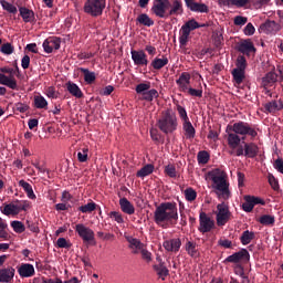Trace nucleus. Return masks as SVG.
<instances>
[{"mask_svg":"<svg viewBox=\"0 0 283 283\" xmlns=\"http://www.w3.org/2000/svg\"><path fill=\"white\" fill-rule=\"evenodd\" d=\"M240 135H251V138H256L258 132L248 122H235L234 124H228L227 127V140L230 149H237L235 155L241 157L244 155L243 146H240Z\"/></svg>","mask_w":283,"mask_h":283,"instance_id":"f257e3e1","label":"nucleus"},{"mask_svg":"<svg viewBox=\"0 0 283 283\" xmlns=\"http://www.w3.org/2000/svg\"><path fill=\"white\" fill-rule=\"evenodd\" d=\"M150 12L156 18H170L171 15H184L185 9L182 0H174L172 4L170 0H153V7Z\"/></svg>","mask_w":283,"mask_h":283,"instance_id":"f03ea898","label":"nucleus"},{"mask_svg":"<svg viewBox=\"0 0 283 283\" xmlns=\"http://www.w3.org/2000/svg\"><path fill=\"white\" fill-rule=\"evenodd\" d=\"M178 205L177 202H160L157 205L154 212L155 224L167 228L169 222L178 221Z\"/></svg>","mask_w":283,"mask_h":283,"instance_id":"7ed1b4c3","label":"nucleus"},{"mask_svg":"<svg viewBox=\"0 0 283 283\" xmlns=\"http://www.w3.org/2000/svg\"><path fill=\"white\" fill-rule=\"evenodd\" d=\"M208 176L212 180L214 191L219 199H230V182L227 180L226 171H222V168H212L211 171H208Z\"/></svg>","mask_w":283,"mask_h":283,"instance_id":"20e7f679","label":"nucleus"},{"mask_svg":"<svg viewBox=\"0 0 283 283\" xmlns=\"http://www.w3.org/2000/svg\"><path fill=\"white\" fill-rule=\"evenodd\" d=\"M159 129L165 132L166 135L171 134V132H176L178 129V118L176 113H171V111H166L161 118H158L157 122Z\"/></svg>","mask_w":283,"mask_h":283,"instance_id":"39448f33","label":"nucleus"},{"mask_svg":"<svg viewBox=\"0 0 283 283\" xmlns=\"http://www.w3.org/2000/svg\"><path fill=\"white\" fill-rule=\"evenodd\" d=\"M201 27H210V23H199V21H196V18H191L190 21H186V23H182V27L180 29L179 44L187 45L192 30L200 29Z\"/></svg>","mask_w":283,"mask_h":283,"instance_id":"423d86ee","label":"nucleus"},{"mask_svg":"<svg viewBox=\"0 0 283 283\" xmlns=\"http://www.w3.org/2000/svg\"><path fill=\"white\" fill-rule=\"evenodd\" d=\"M136 93H142L145 102H154V98H158L159 92L156 87H151L150 82H139V85L135 87Z\"/></svg>","mask_w":283,"mask_h":283,"instance_id":"0eeeda50","label":"nucleus"},{"mask_svg":"<svg viewBox=\"0 0 283 283\" xmlns=\"http://www.w3.org/2000/svg\"><path fill=\"white\" fill-rule=\"evenodd\" d=\"M231 219V210L227 202H220L217 205V224L218 227H224Z\"/></svg>","mask_w":283,"mask_h":283,"instance_id":"6e6552de","label":"nucleus"},{"mask_svg":"<svg viewBox=\"0 0 283 283\" xmlns=\"http://www.w3.org/2000/svg\"><path fill=\"white\" fill-rule=\"evenodd\" d=\"M75 230L78 233L80 238H82V241L86 243H92L93 247H95L96 239H95V232L92 230V227H86V224H76Z\"/></svg>","mask_w":283,"mask_h":283,"instance_id":"1a4fd4ad","label":"nucleus"},{"mask_svg":"<svg viewBox=\"0 0 283 283\" xmlns=\"http://www.w3.org/2000/svg\"><path fill=\"white\" fill-rule=\"evenodd\" d=\"M249 260H251V255L249 250H245V248H242L239 252H233L232 255H228V258H226V262L237 263V265L240 264V262L249 263Z\"/></svg>","mask_w":283,"mask_h":283,"instance_id":"9d476101","label":"nucleus"},{"mask_svg":"<svg viewBox=\"0 0 283 283\" xmlns=\"http://www.w3.org/2000/svg\"><path fill=\"white\" fill-rule=\"evenodd\" d=\"M216 224L214 219H211V216H208V213L201 211L199 214V232H211L213 230Z\"/></svg>","mask_w":283,"mask_h":283,"instance_id":"9b49d317","label":"nucleus"},{"mask_svg":"<svg viewBox=\"0 0 283 283\" xmlns=\"http://www.w3.org/2000/svg\"><path fill=\"white\" fill-rule=\"evenodd\" d=\"M243 199L244 202L242 205V208L243 210H245V213H252L255 205H265V199H262L261 197H251V195H245Z\"/></svg>","mask_w":283,"mask_h":283,"instance_id":"f8f14e48","label":"nucleus"},{"mask_svg":"<svg viewBox=\"0 0 283 283\" xmlns=\"http://www.w3.org/2000/svg\"><path fill=\"white\" fill-rule=\"evenodd\" d=\"M132 60L135 65H148V56L144 49H132Z\"/></svg>","mask_w":283,"mask_h":283,"instance_id":"ddd939ff","label":"nucleus"},{"mask_svg":"<svg viewBox=\"0 0 283 283\" xmlns=\"http://www.w3.org/2000/svg\"><path fill=\"white\" fill-rule=\"evenodd\" d=\"M42 45L46 54H52L54 50H59L61 48V38L49 36L46 40H44Z\"/></svg>","mask_w":283,"mask_h":283,"instance_id":"4468645a","label":"nucleus"},{"mask_svg":"<svg viewBox=\"0 0 283 283\" xmlns=\"http://www.w3.org/2000/svg\"><path fill=\"white\" fill-rule=\"evenodd\" d=\"M282 25L277 23V21H264L260 25V32H264L265 34H277L281 32Z\"/></svg>","mask_w":283,"mask_h":283,"instance_id":"2eb2a0df","label":"nucleus"},{"mask_svg":"<svg viewBox=\"0 0 283 283\" xmlns=\"http://www.w3.org/2000/svg\"><path fill=\"white\" fill-rule=\"evenodd\" d=\"M238 51H241L242 54H252L255 53L256 48L255 44L253 43V40L251 38H247L245 40H240V43H238L237 46Z\"/></svg>","mask_w":283,"mask_h":283,"instance_id":"dca6fc26","label":"nucleus"},{"mask_svg":"<svg viewBox=\"0 0 283 283\" xmlns=\"http://www.w3.org/2000/svg\"><path fill=\"white\" fill-rule=\"evenodd\" d=\"M99 0H87L84 4V12H87L88 15L97 17L99 15Z\"/></svg>","mask_w":283,"mask_h":283,"instance_id":"f3484780","label":"nucleus"},{"mask_svg":"<svg viewBox=\"0 0 283 283\" xmlns=\"http://www.w3.org/2000/svg\"><path fill=\"white\" fill-rule=\"evenodd\" d=\"M191 82V74H189V71H182V74H180L179 78L176 80V83L178 87H180V91L189 93V85Z\"/></svg>","mask_w":283,"mask_h":283,"instance_id":"a211bd4d","label":"nucleus"},{"mask_svg":"<svg viewBox=\"0 0 283 283\" xmlns=\"http://www.w3.org/2000/svg\"><path fill=\"white\" fill-rule=\"evenodd\" d=\"M17 270L12 266H7L0 269V282L1 283H11L14 280Z\"/></svg>","mask_w":283,"mask_h":283,"instance_id":"6ab92c4d","label":"nucleus"},{"mask_svg":"<svg viewBox=\"0 0 283 283\" xmlns=\"http://www.w3.org/2000/svg\"><path fill=\"white\" fill-rule=\"evenodd\" d=\"M275 82H277V74L275 71H269L265 76H262V86L266 93H269V87L274 85Z\"/></svg>","mask_w":283,"mask_h":283,"instance_id":"aec40b11","label":"nucleus"},{"mask_svg":"<svg viewBox=\"0 0 283 283\" xmlns=\"http://www.w3.org/2000/svg\"><path fill=\"white\" fill-rule=\"evenodd\" d=\"M119 206L120 210H123V213H127L128 216L136 213L135 205H133V202H130L127 197H122L119 199Z\"/></svg>","mask_w":283,"mask_h":283,"instance_id":"412c9836","label":"nucleus"},{"mask_svg":"<svg viewBox=\"0 0 283 283\" xmlns=\"http://www.w3.org/2000/svg\"><path fill=\"white\" fill-rule=\"evenodd\" d=\"M180 247H182L181 239H169L164 241V248L167 252H179Z\"/></svg>","mask_w":283,"mask_h":283,"instance_id":"4be33fe9","label":"nucleus"},{"mask_svg":"<svg viewBox=\"0 0 283 283\" xmlns=\"http://www.w3.org/2000/svg\"><path fill=\"white\" fill-rule=\"evenodd\" d=\"M0 85H6L10 90H19V85L17 84V80L11 76L0 73Z\"/></svg>","mask_w":283,"mask_h":283,"instance_id":"5701e85b","label":"nucleus"},{"mask_svg":"<svg viewBox=\"0 0 283 283\" xmlns=\"http://www.w3.org/2000/svg\"><path fill=\"white\" fill-rule=\"evenodd\" d=\"M126 239L134 254L142 252L143 241H140V239H134V235H126Z\"/></svg>","mask_w":283,"mask_h":283,"instance_id":"b1692460","label":"nucleus"},{"mask_svg":"<svg viewBox=\"0 0 283 283\" xmlns=\"http://www.w3.org/2000/svg\"><path fill=\"white\" fill-rule=\"evenodd\" d=\"M18 273L20 277H32V275H34V265L30 263H23L18 269Z\"/></svg>","mask_w":283,"mask_h":283,"instance_id":"393cba45","label":"nucleus"},{"mask_svg":"<svg viewBox=\"0 0 283 283\" xmlns=\"http://www.w3.org/2000/svg\"><path fill=\"white\" fill-rule=\"evenodd\" d=\"M185 135H186V138L188 139L196 138V127H193V124L190 122L187 111H186Z\"/></svg>","mask_w":283,"mask_h":283,"instance_id":"a878e982","label":"nucleus"},{"mask_svg":"<svg viewBox=\"0 0 283 283\" xmlns=\"http://www.w3.org/2000/svg\"><path fill=\"white\" fill-rule=\"evenodd\" d=\"M159 263L155 264L154 269L157 271V274L161 280L168 277L169 269H167L166 264L163 262L161 258H157Z\"/></svg>","mask_w":283,"mask_h":283,"instance_id":"bb28decb","label":"nucleus"},{"mask_svg":"<svg viewBox=\"0 0 283 283\" xmlns=\"http://www.w3.org/2000/svg\"><path fill=\"white\" fill-rule=\"evenodd\" d=\"M136 22L140 23L142 27H154L155 24L154 18H150L147 12H140L136 18Z\"/></svg>","mask_w":283,"mask_h":283,"instance_id":"cd10ccee","label":"nucleus"},{"mask_svg":"<svg viewBox=\"0 0 283 283\" xmlns=\"http://www.w3.org/2000/svg\"><path fill=\"white\" fill-rule=\"evenodd\" d=\"M20 17L23 19L24 23H32L34 21V11L25 8H19Z\"/></svg>","mask_w":283,"mask_h":283,"instance_id":"c85d7f7f","label":"nucleus"},{"mask_svg":"<svg viewBox=\"0 0 283 283\" xmlns=\"http://www.w3.org/2000/svg\"><path fill=\"white\" fill-rule=\"evenodd\" d=\"M259 146L251 142V144H244V155L245 157H256L259 155Z\"/></svg>","mask_w":283,"mask_h":283,"instance_id":"c756f323","label":"nucleus"},{"mask_svg":"<svg viewBox=\"0 0 283 283\" xmlns=\"http://www.w3.org/2000/svg\"><path fill=\"white\" fill-rule=\"evenodd\" d=\"M235 65H239L240 72H241V82H244L245 69H247L248 62H247V57H244V54L242 52H241V54H239Z\"/></svg>","mask_w":283,"mask_h":283,"instance_id":"7c9ffc66","label":"nucleus"},{"mask_svg":"<svg viewBox=\"0 0 283 283\" xmlns=\"http://www.w3.org/2000/svg\"><path fill=\"white\" fill-rule=\"evenodd\" d=\"M19 187H22L23 191L27 192L28 198L30 200H36V195H34V190L32 189V185H30L28 181L21 179L19 181Z\"/></svg>","mask_w":283,"mask_h":283,"instance_id":"2f4dec72","label":"nucleus"},{"mask_svg":"<svg viewBox=\"0 0 283 283\" xmlns=\"http://www.w3.org/2000/svg\"><path fill=\"white\" fill-rule=\"evenodd\" d=\"M169 59L166 57V55H163V57H155L151 60V67L155 69V71H160L161 67H165V65H168Z\"/></svg>","mask_w":283,"mask_h":283,"instance_id":"473e14b6","label":"nucleus"},{"mask_svg":"<svg viewBox=\"0 0 283 283\" xmlns=\"http://www.w3.org/2000/svg\"><path fill=\"white\" fill-rule=\"evenodd\" d=\"M255 238V232L251 231V230H243L241 237H240V241L241 243H243V247H247L248 243H251V241H253Z\"/></svg>","mask_w":283,"mask_h":283,"instance_id":"72a5a7b5","label":"nucleus"},{"mask_svg":"<svg viewBox=\"0 0 283 283\" xmlns=\"http://www.w3.org/2000/svg\"><path fill=\"white\" fill-rule=\"evenodd\" d=\"M153 171H155V166L153 165V163H147L146 166H143L142 168H139V171H137V177H148L149 174H153Z\"/></svg>","mask_w":283,"mask_h":283,"instance_id":"f704fd0d","label":"nucleus"},{"mask_svg":"<svg viewBox=\"0 0 283 283\" xmlns=\"http://www.w3.org/2000/svg\"><path fill=\"white\" fill-rule=\"evenodd\" d=\"M186 252L190 254L191 258H196L198 252V243L196 241H187L186 242Z\"/></svg>","mask_w":283,"mask_h":283,"instance_id":"c9c22d12","label":"nucleus"},{"mask_svg":"<svg viewBox=\"0 0 283 283\" xmlns=\"http://www.w3.org/2000/svg\"><path fill=\"white\" fill-rule=\"evenodd\" d=\"M212 40L217 48H219V45H222L224 41L222 29H214V31L212 32Z\"/></svg>","mask_w":283,"mask_h":283,"instance_id":"e433bc0d","label":"nucleus"},{"mask_svg":"<svg viewBox=\"0 0 283 283\" xmlns=\"http://www.w3.org/2000/svg\"><path fill=\"white\" fill-rule=\"evenodd\" d=\"M84 74V81L87 82V85H92L96 80L95 71H90V69H81Z\"/></svg>","mask_w":283,"mask_h":283,"instance_id":"4c0bfd02","label":"nucleus"},{"mask_svg":"<svg viewBox=\"0 0 283 283\" xmlns=\"http://www.w3.org/2000/svg\"><path fill=\"white\" fill-rule=\"evenodd\" d=\"M34 107L36 109H45L48 107V99L41 95L34 96Z\"/></svg>","mask_w":283,"mask_h":283,"instance_id":"58836bf2","label":"nucleus"},{"mask_svg":"<svg viewBox=\"0 0 283 283\" xmlns=\"http://www.w3.org/2000/svg\"><path fill=\"white\" fill-rule=\"evenodd\" d=\"M0 238L2 240H8V238H10V234L8 233V223L1 217H0Z\"/></svg>","mask_w":283,"mask_h":283,"instance_id":"ea45409f","label":"nucleus"},{"mask_svg":"<svg viewBox=\"0 0 283 283\" xmlns=\"http://www.w3.org/2000/svg\"><path fill=\"white\" fill-rule=\"evenodd\" d=\"M96 202H87L86 205H80L78 210H81L82 213H93V210H96Z\"/></svg>","mask_w":283,"mask_h":283,"instance_id":"a19ab883","label":"nucleus"},{"mask_svg":"<svg viewBox=\"0 0 283 283\" xmlns=\"http://www.w3.org/2000/svg\"><path fill=\"white\" fill-rule=\"evenodd\" d=\"M0 3H1L2 9L6 10L7 12H9V14H17L18 10L14 7V4H12L6 0H1Z\"/></svg>","mask_w":283,"mask_h":283,"instance_id":"79ce46f5","label":"nucleus"},{"mask_svg":"<svg viewBox=\"0 0 283 283\" xmlns=\"http://www.w3.org/2000/svg\"><path fill=\"white\" fill-rule=\"evenodd\" d=\"M198 193L195 188H186L185 198L187 199V202H195Z\"/></svg>","mask_w":283,"mask_h":283,"instance_id":"37998d69","label":"nucleus"},{"mask_svg":"<svg viewBox=\"0 0 283 283\" xmlns=\"http://www.w3.org/2000/svg\"><path fill=\"white\" fill-rule=\"evenodd\" d=\"M233 76V81L237 83V85H242V73L240 65H235V69L231 72Z\"/></svg>","mask_w":283,"mask_h":283,"instance_id":"c03bdc74","label":"nucleus"},{"mask_svg":"<svg viewBox=\"0 0 283 283\" xmlns=\"http://www.w3.org/2000/svg\"><path fill=\"white\" fill-rule=\"evenodd\" d=\"M259 221H260V224H265V226L275 224V216L263 214V216H260Z\"/></svg>","mask_w":283,"mask_h":283,"instance_id":"a18cd8bd","label":"nucleus"},{"mask_svg":"<svg viewBox=\"0 0 283 283\" xmlns=\"http://www.w3.org/2000/svg\"><path fill=\"white\" fill-rule=\"evenodd\" d=\"M176 108L178 111V114L182 120V129L185 132V124H186V119H187V111L186 107H182V104L177 103L176 104Z\"/></svg>","mask_w":283,"mask_h":283,"instance_id":"49530a36","label":"nucleus"},{"mask_svg":"<svg viewBox=\"0 0 283 283\" xmlns=\"http://www.w3.org/2000/svg\"><path fill=\"white\" fill-rule=\"evenodd\" d=\"M1 211H2L3 216H18L17 208L14 207V203L6 205Z\"/></svg>","mask_w":283,"mask_h":283,"instance_id":"de8ad7c7","label":"nucleus"},{"mask_svg":"<svg viewBox=\"0 0 283 283\" xmlns=\"http://www.w3.org/2000/svg\"><path fill=\"white\" fill-rule=\"evenodd\" d=\"M197 160H198V163H202V164L209 163V160H210L209 151H207V150L198 151Z\"/></svg>","mask_w":283,"mask_h":283,"instance_id":"09e8293b","label":"nucleus"},{"mask_svg":"<svg viewBox=\"0 0 283 283\" xmlns=\"http://www.w3.org/2000/svg\"><path fill=\"white\" fill-rule=\"evenodd\" d=\"M11 227L15 233H23L25 231V224L21 221H12Z\"/></svg>","mask_w":283,"mask_h":283,"instance_id":"8fccbe9b","label":"nucleus"},{"mask_svg":"<svg viewBox=\"0 0 283 283\" xmlns=\"http://www.w3.org/2000/svg\"><path fill=\"white\" fill-rule=\"evenodd\" d=\"M0 52L2 54H7V56H10V54L14 53V46H12L11 43H4L1 45Z\"/></svg>","mask_w":283,"mask_h":283,"instance_id":"3c124183","label":"nucleus"},{"mask_svg":"<svg viewBox=\"0 0 283 283\" xmlns=\"http://www.w3.org/2000/svg\"><path fill=\"white\" fill-rule=\"evenodd\" d=\"M72 96H75L76 98H83L84 96L83 91L76 85V82H72Z\"/></svg>","mask_w":283,"mask_h":283,"instance_id":"603ef678","label":"nucleus"},{"mask_svg":"<svg viewBox=\"0 0 283 283\" xmlns=\"http://www.w3.org/2000/svg\"><path fill=\"white\" fill-rule=\"evenodd\" d=\"M165 172L168 177H177V168L174 166V163H169L168 166H165Z\"/></svg>","mask_w":283,"mask_h":283,"instance_id":"864d4df0","label":"nucleus"},{"mask_svg":"<svg viewBox=\"0 0 283 283\" xmlns=\"http://www.w3.org/2000/svg\"><path fill=\"white\" fill-rule=\"evenodd\" d=\"M109 216L111 219H115V221H117L118 224H123L124 218L123 214L118 212V210H112Z\"/></svg>","mask_w":283,"mask_h":283,"instance_id":"5fc2aeb1","label":"nucleus"},{"mask_svg":"<svg viewBox=\"0 0 283 283\" xmlns=\"http://www.w3.org/2000/svg\"><path fill=\"white\" fill-rule=\"evenodd\" d=\"M265 109H268L269 113H276V109H280V106L276 101L268 102L265 104Z\"/></svg>","mask_w":283,"mask_h":283,"instance_id":"6e6d98bb","label":"nucleus"},{"mask_svg":"<svg viewBox=\"0 0 283 283\" xmlns=\"http://www.w3.org/2000/svg\"><path fill=\"white\" fill-rule=\"evenodd\" d=\"M234 272L235 274H239V277H242L243 280H249L244 272V266H242L241 262L237 264V266L234 268Z\"/></svg>","mask_w":283,"mask_h":283,"instance_id":"4d7b16f0","label":"nucleus"},{"mask_svg":"<svg viewBox=\"0 0 283 283\" xmlns=\"http://www.w3.org/2000/svg\"><path fill=\"white\" fill-rule=\"evenodd\" d=\"M140 252H142V258L144 260H147V262H150V260H153L151 252H149L148 250H145V243L143 242H142Z\"/></svg>","mask_w":283,"mask_h":283,"instance_id":"13d9d810","label":"nucleus"},{"mask_svg":"<svg viewBox=\"0 0 283 283\" xmlns=\"http://www.w3.org/2000/svg\"><path fill=\"white\" fill-rule=\"evenodd\" d=\"M268 180H269V184L271 185V187L274 190H279L280 189V182H279V180H276V177H274V175H269L268 176Z\"/></svg>","mask_w":283,"mask_h":283,"instance_id":"bf43d9fd","label":"nucleus"},{"mask_svg":"<svg viewBox=\"0 0 283 283\" xmlns=\"http://www.w3.org/2000/svg\"><path fill=\"white\" fill-rule=\"evenodd\" d=\"M248 21H249V18L244 15H235L234 18L235 27H244V23H248Z\"/></svg>","mask_w":283,"mask_h":283,"instance_id":"052dcab7","label":"nucleus"},{"mask_svg":"<svg viewBox=\"0 0 283 283\" xmlns=\"http://www.w3.org/2000/svg\"><path fill=\"white\" fill-rule=\"evenodd\" d=\"M15 109H17V112H20V114H25V112H28V109H30V106L24 103H17Z\"/></svg>","mask_w":283,"mask_h":283,"instance_id":"680f3d73","label":"nucleus"},{"mask_svg":"<svg viewBox=\"0 0 283 283\" xmlns=\"http://www.w3.org/2000/svg\"><path fill=\"white\" fill-rule=\"evenodd\" d=\"M80 163H86L88 158V149H83L77 154Z\"/></svg>","mask_w":283,"mask_h":283,"instance_id":"e2e57ef3","label":"nucleus"},{"mask_svg":"<svg viewBox=\"0 0 283 283\" xmlns=\"http://www.w3.org/2000/svg\"><path fill=\"white\" fill-rule=\"evenodd\" d=\"M59 249H70V244L65 238H59L56 241Z\"/></svg>","mask_w":283,"mask_h":283,"instance_id":"0e129e2a","label":"nucleus"},{"mask_svg":"<svg viewBox=\"0 0 283 283\" xmlns=\"http://www.w3.org/2000/svg\"><path fill=\"white\" fill-rule=\"evenodd\" d=\"M274 168H276L277 171L283 174V157H277L274 163Z\"/></svg>","mask_w":283,"mask_h":283,"instance_id":"69168bd1","label":"nucleus"},{"mask_svg":"<svg viewBox=\"0 0 283 283\" xmlns=\"http://www.w3.org/2000/svg\"><path fill=\"white\" fill-rule=\"evenodd\" d=\"M21 67L28 70L30 67V55H24L21 60Z\"/></svg>","mask_w":283,"mask_h":283,"instance_id":"338daca9","label":"nucleus"},{"mask_svg":"<svg viewBox=\"0 0 283 283\" xmlns=\"http://www.w3.org/2000/svg\"><path fill=\"white\" fill-rule=\"evenodd\" d=\"M219 247H224L226 249H230L232 247V241L229 239H220Z\"/></svg>","mask_w":283,"mask_h":283,"instance_id":"774afa93","label":"nucleus"}]
</instances>
